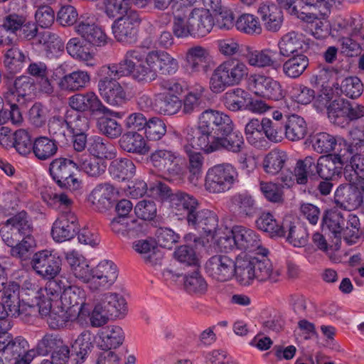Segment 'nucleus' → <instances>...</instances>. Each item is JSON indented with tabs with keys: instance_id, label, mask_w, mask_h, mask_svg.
Listing matches in <instances>:
<instances>
[{
	"instance_id": "obj_31",
	"label": "nucleus",
	"mask_w": 364,
	"mask_h": 364,
	"mask_svg": "<svg viewBox=\"0 0 364 364\" xmlns=\"http://www.w3.org/2000/svg\"><path fill=\"white\" fill-rule=\"evenodd\" d=\"M90 82L89 73L77 70L63 76L58 82V87L63 91L74 92L85 89Z\"/></svg>"
},
{
	"instance_id": "obj_27",
	"label": "nucleus",
	"mask_w": 364,
	"mask_h": 364,
	"mask_svg": "<svg viewBox=\"0 0 364 364\" xmlns=\"http://www.w3.org/2000/svg\"><path fill=\"white\" fill-rule=\"evenodd\" d=\"M264 28L272 33H276L281 28L284 16L282 10L274 4H260L257 9Z\"/></svg>"
},
{
	"instance_id": "obj_7",
	"label": "nucleus",
	"mask_w": 364,
	"mask_h": 364,
	"mask_svg": "<svg viewBox=\"0 0 364 364\" xmlns=\"http://www.w3.org/2000/svg\"><path fill=\"white\" fill-rule=\"evenodd\" d=\"M127 59V77L130 76L136 82L141 84L154 81L157 77L156 69L154 68L149 53L144 54L139 49H130L126 52Z\"/></svg>"
},
{
	"instance_id": "obj_1",
	"label": "nucleus",
	"mask_w": 364,
	"mask_h": 364,
	"mask_svg": "<svg viewBox=\"0 0 364 364\" xmlns=\"http://www.w3.org/2000/svg\"><path fill=\"white\" fill-rule=\"evenodd\" d=\"M232 125V120L229 115L208 109L200 114L197 129L187 125L182 130L181 134L185 136V140L188 144L186 147H195L205 153L215 142V139L230 130Z\"/></svg>"
},
{
	"instance_id": "obj_64",
	"label": "nucleus",
	"mask_w": 364,
	"mask_h": 364,
	"mask_svg": "<svg viewBox=\"0 0 364 364\" xmlns=\"http://www.w3.org/2000/svg\"><path fill=\"white\" fill-rule=\"evenodd\" d=\"M68 309L60 304V301H54L51 311L48 316L47 322L51 328L55 329L63 327L70 319L68 313Z\"/></svg>"
},
{
	"instance_id": "obj_38",
	"label": "nucleus",
	"mask_w": 364,
	"mask_h": 364,
	"mask_svg": "<svg viewBox=\"0 0 364 364\" xmlns=\"http://www.w3.org/2000/svg\"><path fill=\"white\" fill-rule=\"evenodd\" d=\"M235 275L242 285H250L255 278V257L239 256L235 263Z\"/></svg>"
},
{
	"instance_id": "obj_8",
	"label": "nucleus",
	"mask_w": 364,
	"mask_h": 364,
	"mask_svg": "<svg viewBox=\"0 0 364 364\" xmlns=\"http://www.w3.org/2000/svg\"><path fill=\"white\" fill-rule=\"evenodd\" d=\"M77 168L76 161L66 158H58L50 164L49 172L59 187L74 191L81 187V181L75 173Z\"/></svg>"
},
{
	"instance_id": "obj_60",
	"label": "nucleus",
	"mask_w": 364,
	"mask_h": 364,
	"mask_svg": "<svg viewBox=\"0 0 364 364\" xmlns=\"http://www.w3.org/2000/svg\"><path fill=\"white\" fill-rule=\"evenodd\" d=\"M184 289L189 294H204L208 289V284L198 271V266L191 274L183 278Z\"/></svg>"
},
{
	"instance_id": "obj_13",
	"label": "nucleus",
	"mask_w": 364,
	"mask_h": 364,
	"mask_svg": "<svg viewBox=\"0 0 364 364\" xmlns=\"http://www.w3.org/2000/svg\"><path fill=\"white\" fill-rule=\"evenodd\" d=\"M235 260L225 253L216 254L206 262L205 269L208 274L218 282L230 280L235 272Z\"/></svg>"
},
{
	"instance_id": "obj_53",
	"label": "nucleus",
	"mask_w": 364,
	"mask_h": 364,
	"mask_svg": "<svg viewBox=\"0 0 364 364\" xmlns=\"http://www.w3.org/2000/svg\"><path fill=\"white\" fill-rule=\"evenodd\" d=\"M309 64V58L304 54L291 56L282 65L284 75L291 79L299 77L306 70Z\"/></svg>"
},
{
	"instance_id": "obj_62",
	"label": "nucleus",
	"mask_w": 364,
	"mask_h": 364,
	"mask_svg": "<svg viewBox=\"0 0 364 364\" xmlns=\"http://www.w3.org/2000/svg\"><path fill=\"white\" fill-rule=\"evenodd\" d=\"M237 31L249 34L257 35L262 31V26L257 16L251 14H242L235 21Z\"/></svg>"
},
{
	"instance_id": "obj_4",
	"label": "nucleus",
	"mask_w": 364,
	"mask_h": 364,
	"mask_svg": "<svg viewBox=\"0 0 364 364\" xmlns=\"http://www.w3.org/2000/svg\"><path fill=\"white\" fill-rule=\"evenodd\" d=\"M4 97L10 106L11 119L14 124H19L23 119L20 109L25 106L28 96L33 91V81L26 75H21L15 80L6 75L4 77Z\"/></svg>"
},
{
	"instance_id": "obj_47",
	"label": "nucleus",
	"mask_w": 364,
	"mask_h": 364,
	"mask_svg": "<svg viewBox=\"0 0 364 364\" xmlns=\"http://www.w3.org/2000/svg\"><path fill=\"white\" fill-rule=\"evenodd\" d=\"M205 88L199 86L188 92L181 100L183 114L191 115L200 111L205 105Z\"/></svg>"
},
{
	"instance_id": "obj_20",
	"label": "nucleus",
	"mask_w": 364,
	"mask_h": 364,
	"mask_svg": "<svg viewBox=\"0 0 364 364\" xmlns=\"http://www.w3.org/2000/svg\"><path fill=\"white\" fill-rule=\"evenodd\" d=\"M60 304L68 309L80 305L78 316L85 317L90 316L91 308L86 302L85 291L77 286H70L65 288L60 297Z\"/></svg>"
},
{
	"instance_id": "obj_34",
	"label": "nucleus",
	"mask_w": 364,
	"mask_h": 364,
	"mask_svg": "<svg viewBox=\"0 0 364 364\" xmlns=\"http://www.w3.org/2000/svg\"><path fill=\"white\" fill-rule=\"evenodd\" d=\"M181 144L183 150L188 156L189 166L188 170L190 176L188 181L191 183L196 185L198 178L202 173V168L204 161V157L195 147H186L188 145L185 140V136L181 134Z\"/></svg>"
},
{
	"instance_id": "obj_63",
	"label": "nucleus",
	"mask_w": 364,
	"mask_h": 364,
	"mask_svg": "<svg viewBox=\"0 0 364 364\" xmlns=\"http://www.w3.org/2000/svg\"><path fill=\"white\" fill-rule=\"evenodd\" d=\"M6 222L21 237L33 236V228L26 212L21 211L9 218Z\"/></svg>"
},
{
	"instance_id": "obj_55",
	"label": "nucleus",
	"mask_w": 364,
	"mask_h": 364,
	"mask_svg": "<svg viewBox=\"0 0 364 364\" xmlns=\"http://www.w3.org/2000/svg\"><path fill=\"white\" fill-rule=\"evenodd\" d=\"M249 94L241 88L228 90L222 96V102L225 108L232 112L245 109Z\"/></svg>"
},
{
	"instance_id": "obj_30",
	"label": "nucleus",
	"mask_w": 364,
	"mask_h": 364,
	"mask_svg": "<svg viewBox=\"0 0 364 364\" xmlns=\"http://www.w3.org/2000/svg\"><path fill=\"white\" fill-rule=\"evenodd\" d=\"M154 68L162 75H173L179 68L176 58L165 50H151L149 52Z\"/></svg>"
},
{
	"instance_id": "obj_48",
	"label": "nucleus",
	"mask_w": 364,
	"mask_h": 364,
	"mask_svg": "<svg viewBox=\"0 0 364 364\" xmlns=\"http://www.w3.org/2000/svg\"><path fill=\"white\" fill-rule=\"evenodd\" d=\"M66 50L71 57L84 62L86 65L92 67L95 65L93 53L78 38H70L67 43Z\"/></svg>"
},
{
	"instance_id": "obj_39",
	"label": "nucleus",
	"mask_w": 364,
	"mask_h": 364,
	"mask_svg": "<svg viewBox=\"0 0 364 364\" xmlns=\"http://www.w3.org/2000/svg\"><path fill=\"white\" fill-rule=\"evenodd\" d=\"M171 207L176 215H186V220L191 213L198 209V202L193 196L182 191H177L172 195Z\"/></svg>"
},
{
	"instance_id": "obj_10",
	"label": "nucleus",
	"mask_w": 364,
	"mask_h": 364,
	"mask_svg": "<svg viewBox=\"0 0 364 364\" xmlns=\"http://www.w3.org/2000/svg\"><path fill=\"white\" fill-rule=\"evenodd\" d=\"M33 269L46 279H54L61 270V259L53 251L43 250L36 252L31 262Z\"/></svg>"
},
{
	"instance_id": "obj_52",
	"label": "nucleus",
	"mask_w": 364,
	"mask_h": 364,
	"mask_svg": "<svg viewBox=\"0 0 364 364\" xmlns=\"http://www.w3.org/2000/svg\"><path fill=\"white\" fill-rule=\"evenodd\" d=\"M347 113H349V101L337 98L329 104L327 114L333 124L340 127L347 125Z\"/></svg>"
},
{
	"instance_id": "obj_26",
	"label": "nucleus",
	"mask_w": 364,
	"mask_h": 364,
	"mask_svg": "<svg viewBox=\"0 0 364 364\" xmlns=\"http://www.w3.org/2000/svg\"><path fill=\"white\" fill-rule=\"evenodd\" d=\"M279 55L289 58L296 54H302V52L307 48L302 33L291 31L280 38L278 43Z\"/></svg>"
},
{
	"instance_id": "obj_6",
	"label": "nucleus",
	"mask_w": 364,
	"mask_h": 364,
	"mask_svg": "<svg viewBox=\"0 0 364 364\" xmlns=\"http://www.w3.org/2000/svg\"><path fill=\"white\" fill-rule=\"evenodd\" d=\"M238 182L239 173L237 168L230 163H223L208 170L205 178V188L210 193H225Z\"/></svg>"
},
{
	"instance_id": "obj_61",
	"label": "nucleus",
	"mask_w": 364,
	"mask_h": 364,
	"mask_svg": "<svg viewBox=\"0 0 364 364\" xmlns=\"http://www.w3.org/2000/svg\"><path fill=\"white\" fill-rule=\"evenodd\" d=\"M256 226L258 229L269 232L271 237H282L283 222L280 224L269 213H263L257 219Z\"/></svg>"
},
{
	"instance_id": "obj_32",
	"label": "nucleus",
	"mask_w": 364,
	"mask_h": 364,
	"mask_svg": "<svg viewBox=\"0 0 364 364\" xmlns=\"http://www.w3.org/2000/svg\"><path fill=\"white\" fill-rule=\"evenodd\" d=\"M283 232L282 237H286L287 241L294 247H304L308 242L309 233L306 228L299 223L292 222L289 218L284 219Z\"/></svg>"
},
{
	"instance_id": "obj_49",
	"label": "nucleus",
	"mask_w": 364,
	"mask_h": 364,
	"mask_svg": "<svg viewBox=\"0 0 364 364\" xmlns=\"http://www.w3.org/2000/svg\"><path fill=\"white\" fill-rule=\"evenodd\" d=\"M346 213L338 210H326L322 218V225L329 230L334 237L341 240L345 225Z\"/></svg>"
},
{
	"instance_id": "obj_54",
	"label": "nucleus",
	"mask_w": 364,
	"mask_h": 364,
	"mask_svg": "<svg viewBox=\"0 0 364 364\" xmlns=\"http://www.w3.org/2000/svg\"><path fill=\"white\" fill-rule=\"evenodd\" d=\"M349 164L346 165L343 176L346 181L364 183V153L350 156Z\"/></svg>"
},
{
	"instance_id": "obj_35",
	"label": "nucleus",
	"mask_w": 364,
	"mask_h": 364,
	"mask_svg": "<svg viewBox=\"0 0 364 364\" xmlns=\"http://www.w3.org/2000/svg\"><path fill=\"white\" fill-rule=\"evenodd\" d=\"M127 66L129 67L126 53L119 63L102 66L98 73L100 80L97 85L117 82V79H119L122 77H127V73H129Z\"/></svg>"
},
{
	"instance_id": "obj_36",
	"label": "nucleus",
	"mask_w": 364,
	"mask_h": 364,
	"mask_svg": "<svg viewBox=\"0 0 364 364\" xmlns=\"http://www.w3.org/2000/svg\"><path fill=\"white\" fill-rule=\"evenodd\" d=\"M119 144L122 149L129 153L144 155L149 151L144 137L136 132L124 133L119 139Z\"/></svg>"
},
{
	"instance_id": "obj_57",
	"label": "nucleus",
	"mask_w": 364,
	"mask_h": 364,
	"mask_svg": "<svg viewBox=\"0 0 364 364\" xmlns=\"http://www.w3.org/2000/svg\"><path fill=\"white\" fill-rule=\"evenodd\" d=\"M4 66L10 73L7 75L10 77H13V74L21 71L23 68V63L26 61L27 58L23 52L17 47H12L8 49L4 53ZM12 78L14 79V77Z\"/></svg>"
},
{
	"instance_id": "obj_44",
	"label": "nucleus",
	"mask_w": 364,
	"mask_h": 364,
	"mask_svg": "<svg viewBox=\"0 0 364 364\" xmlns=\"http://www.w3.org/2000/svg\"><path fill=\"white\" fill-rule=\"evenodd\" d=\"M37 44L43 46L48 58L58 57L63 51V43L61 38L55 33L49 31L39 32Z\"/></svg>"
},
{
	"instance_id": "obj_15",
	"label": "nucleus",
	"mask_w": 364,
	"mask_h": 364,
	"mask_svg": "<svg viewBox=\"0 0 364 364\" xmlns=\"http://www.w3.org/2000/svg\"><path fill=\"white\" fill-rule=\"evenodd\" d=\"M141 22L139 15L129 11L115 20L112 26V33L119 42L133 43L136 40V28Z\"/></svg>"
},
{
	"instance_id": "obj_17",
	"label": "nucleus",
	"mask_w": 364,
	"mask_h": 364,
	"mask_svg": "<svg viewBox=\"0 0 364 364\" xmlns=\"http://www.w3.org/2000/svg\"><path fill=\"white\" fill-rule=\"evenodd\" d=\"M78 230L77 216L70 211H65L53 223L51 235L55 242H62L73 238Z\"/></svg>"
},
{
	"instance_id": "obj_51",
	"label": "nucleus",
	"mask_w": 364,
	"mask_h": 364,
	"mask_svg": "<svg viewBox=\"0 0 364 364\" xmlns=\"http://www.w3.org/2000/svg\"><path fill=\"white\" fill-rule=\"evenodd\" d=\"M58 150V146L55 139L47 136L36 138L33 142L32 151L35 156L41 161H46L53 157Z\"/></svg>"
},
{
	"instance_id": "obj_46",
	"label": "nucleus",
	"mask_w": 364,
	"mask_h": 364,
	"mask_svg": "<svg viewBox=\"0 0 364 364\" xmlns=\"http://www.w3.org/2000/svg\"><path fill=\"white\" fill-rule=\"evenodd\" d=\"M155 112L163 115L177 114L182 107L181 100L176 96H170L166 93H157L154 95Z\"/></svg>"
},
{
	"instance_id": "obj_40",
	"label": "nucleus",
	"mask_w": 364,
	"mask_h": 364,
	"mask_svg": "<svg viewBox=\"0 0 364 364\" xmlns=\"http://www.w3.org/2000/svg\"><path fill=\"white\" fill-rule=\"evenodd\" d=\"M77 168L91 177H99L103 174L107 168L104 160L87 154L76 156Z\"/></svg>"
},
{
	"instance_id": "obj_24",
	"label": "nucleus",
	"mask_w": 364,
	"mask_h": 364,
	"mask_svg": "<svg viewBox=\"0 0 364 364\" xmlns=\"http://www.w3.org/2000/svg\"><path fill=\"white\" fill-rule=\"evenodd\" d=\"M210 53L207 48L196 46L188 49L185 56L184 68L191 75L206 73Z\"/></svg>"
},
{
	"instance_id": "obj_41",
	"label": "nucleus",
	"mask_w": 364,
	"mask_h": 364,
	"mask_svg": "<svg viewBox=\"0 0 364 364\" xmlns=\"http://www.w3.org/2000/svg\"><path fill=\"white\" fill-rule=\"evenodd\" d=\"M284 126V136L291 141H298L305 138L308 133L307 124L304 119L297 114L287 117Z\"/></svg>"
},
{
	"instance_id": "obj_12",
	"label": "nucleus",
	"mask_w": 364,
	"mask_h": 364,
	"mask_svg": "<svg viewBox=\"0 0 364 364\" xmlns=\"http://www.w3.org/2000/svg\"><path fill=\"white\" fill-rule=\"evenodd\" d=\"M71 111L79 113L88 112L91 114L112 115L114 112L105 107L95 92L88 91L76 93L68 98Z\"/></svg>"
},
{
	"instance_id": "obj_56",
	"label": "nucleus",
	"mask_w": 364,
	"mask_h": 364,
	"mask_svg": "<svg viewBox=\"0 0 364 364\" xmlns=\"http://www.w3.org/2000/svg\"><path fill=\"white\" fill-rule=\"evenodd\" d=\"M288 156L284 151L273 149L264 158L262 166L264 171L272 176L279 173L284 168Z\"/></svg>"
},
{
	"instance_id": "obj_18",
	"label": "nucleus",
	"mask_w": 364,
	"mask_h": 364,
	"mask_svg": "<svg viewBox=\"0 0 364 364\" xmlns=\"http://www.w3.org/2000/svg\"><path fill=\"white\" fill-rule=\"evenodd\" d=\"M245 147L242 134L239 131H234V123L226 133H223L219 137L215 139V142L205 153L210 154L220 151H227L233 154L241 153Z\"/></svg>"
},
{
	"instance_id": "obj_11",
	"label": "nucleus",
	"mask_w": 364,
	"mask_h": 364,
	"mask_svg": "<svg viewBox=\"0 0 364 364\" xmlns=\"http://www.w3.org/2000/svg\"><path fill=\"white\" fill-rule=\"evenodd\" d=\"M181 160L179 154L165 149H157L149 156L151 164L159 171H166L171 179H180L183 175Z\"/></svg>"
},
{
	"instance_id": "obj_5",
	"label": "nucleus",
	"mask_w": 364,
	"mask_h": 364,
	"mask_svg": "<svg viewBox=\"0 0 364 364\" xmlns=\"http://www.w3.org/2000/svg\"><path fill=\"white\" fill-rule=\"evenodd\" d=\"M127 311V302L122 295L107 292L95 299L93 309L90 311V322L92 326L100 327L109 319L123 318Z\"/></svg>"
},
{
	"instance_id": "obj_14",
	"label": "nucleus",
	"mask_w": 364,
	"mask_h": 364,
	"mask_svg": "<svg viewBox=\"0 0 364 364\" xmlns=\"http://www.w3.org/2000/svg\"><path fill=\"white\" fill-rule=\"evenodd\" d=\"M92 279L90 291L98 292L109 289L116 282L118 277L117 266L112 261L102 260L92 268Z\"/></svg>"
},
{
	"instance_id": "obj_28",
	"label": "nucleus",
	"mask_w": 364,
	"mask_h": 364,
	"mask_svg": "<svg viewBox=\"0 0 364 364\" xmlns=\"http://www.w3.org/2000/svg\"><path fill=\"white\" fill-rule=\"evenodd\" d=\"M232 234L235 235V242L238 250L254 252L262 247L259 235L250 228L235 225L232 229Z\"/></svg>"
},
{
	"instance_id": "obj_45",
	"label": "nucleus",
	"mask_w": 364,
	"mask_h": 364,
	"mask_svg": "<svg viewBox=\"0 0 364 364\" xmlns=\"http://www.w3.org/2000/svg\"><path fill=\"white\" fill-rule=\"evenodd\" d=\"M102 349H116L122 345L124 341V333L119 326H107L103 328L100 333Z\"/></svg>"
},
{
	"instance_id": "obj_16",
	"label": "nucleus",
	"mask_w": 364,
	"mask_h": 364,
	"mask_svg": "<svg viewBox=\"0 0 364 364\" xmlns=\"http://www.w3.org/2000/svg\"><path fill=\"white\" fill-rule=\"evenodd\" d=\"M249 87L255 95L265 99L277 101L283 97L281 84L264 75H255L250 78Z\"/></svg>"
},
{
	"instance_id": "obj_22",
	"label": "nucleus",
	"mask_w": 364,
	"mask_h": 364,
	"mask_svg": "<svg viewBox=\"0 0 364 364\" xmlns=\"http://www.w3.org/2000/svg\"><path fill=\"white\" fill-rule=\"evenodd\" d=\"M117 191L109 183H100L90 193L88 200L93 208L105 212L112 208Z\"/></svg>"
},
{
	"instance_id": "obj_19",
	"label": "nucleus",
	"mask_w": 364,
	"mask_h": 364,
	"mask_svg": "<svg viewBox=\"0 0 364 364\" xmlns=\"http://www.w3.org/2000/svg\"><path fill=\"white\" fill-rule=\"evenodd\" d=\"M187 222L203 236H213L218 227L217 215L208 209H196L191 213Z\"/></svg>"
},
{
	"instance_id": "obj_29",
	"label": "nucleus",
	"mask_w": 364,
	"mask_h": 364,
	"mask_svg": "<svg viewBox=\"0 0 364 364\" xmlns=\"http://www.w3.org/2000/svg\"><path fill=\"white\" fill-rule=\"evenodd\" d=\"M66 259L74 277L81 282L87 284L90 290L93 274L92 268L90 267L86 259L78 252L72 251L67 253Z\"/></svg>"
},
{
	"instance_id": "obj_42",
	"label": "nucleus",
	"mask_w": 364,
	"mask_h": 364,
	"mask_svg": "<svg viewBox=\"0 0 364 364\" xmlns=\"http://www.w3.org/2000/svg\"><path fill=\"white\" fill-rule=\"evenodd\" d=\"M235 211L242 217L252 218L259 212L257 202L250 193H239L232 198Z\"/></svg>"
},
{
	"instance_id": "obj_59",
	"label": "nucleus",
	"mask_w": 364,
	"mask_h": 364,
	"mask_svg": "<svg viewBox=\"0 0 364 364\" xmlns=\"http://www.w3.org/2000/svg\"><path fill=\"white\" fill-rule=\"evenodd\" d=\"M316 171V163L314 157L307 156L304 159L299 160L294 168L297 183L306 184L308 181V176H315Z\"/></svg>"
},
{
	"instance_id": "obj_25",
	"label": "nucleus",
	"mask_w": 364,
	"mask_h": 364,
	"mask_svg": "<svg viewBox=\"0 0 364 364\" xmlns=\"http://www.w3.org/2000/svg\"><path fill=\"white\" fill-rule=\"evenodd\" d=\"M312 146L319 154L343 153V146L346 139L341 136H334L327 132H319L312 136Z\"/></svg>"
},
{
	"instance_id": "obj_43",
	"label": "nucleus",
	"mask_w": 364,
	"mask_h": 364,
	"mask_svg": "<svg viewBox=\"0 0 364 364\" xmlns=\"http://www.w3.org/2000/svg\"><path fill=\"white\" fill-rule=\"evenodd\" d=\"M98 91L102 99L112 106H121L127 100L126 92L118 82L97 85Z\"/></svg>"
},
{
	"instance_id": "obj_37",
	"label": "nucleus",
	"mask_w": 364,
	"mask_h": 364,
	"mask_svg": "<svg viewBox=\"0 0 364 364\" xmlns=\"http://www.w3.org/2000/svg\"><path fill=\"white\" fill-rule=\"evenodd\" d=\"M87 151L89 155L102 160H111L117 156L114 145L107 139L99 136H94L90 139L87 143Z\"/></svg>"
},
{
	"instance_id": "obj_33",
	"label": "nucleus",
	"mask_w": 364,
	"mask_h": 364,
	"mask_svg": "<svg viewBox=\"0 0 364 364\" xmlns=\"http://www.w3.org/2000/svg\"><path fill=\"white\" fill-rule=\"evenodd\" d=\"M76 32L93 46H102L107 43V36L103 30L95 23L80 21L75 27Z\"/></svg>"
},
{
	"instance_id": "obj_3",
	"label": "nucleus",
	"mask_w": 364,
	"mask_h": 364,
	"mask_svg": "<svg viewBox=\"0 0 364 364\" xmlns=\"http://www.w3.org/2000/svg\"><path fill=\"white\" fill-rule=\"evenodd\" d=\"M248 75L249 68L241 59L227 58L213 70L209 79L210 90L215 94L221 93L228 87L240 85Z\"/></svg>"
},
{
	"instance_id": "obj_2",
	"label": "nucleus",
	"mask_w": 364,
	"mask_h": 364,
	"mask_svg": "<svg viewBox=\"0 0 364 364\" xmlns=\"http://www.w3.org/2000/svg\"><path fill=\"white\" fill-rule=\"evenodd\" d=\"M213 26L211 14L203 8H192L181 3L173 13V33L178 38L205 36Z\"/></svg>"
},
{
	"instance_id": "obj_9",
	"label": "nucleus",
	"mask_w": 364,
	"mask_h": 364,
	"mask_svg": "<svg viewBox=\"0 0 364 364\" xmlns=\"http://www.w3.org/2000/svg\"><path fill=\"white\" fill-rule=\"evenodd\" d=\"M364 183L357 182L341 184L334 193L336 206L349 211L361 205L364 207Z\"/></svg>"
},
{
	"instance_id": "obj_23",
	"label": "nucleus",
	"mask_w": 364,
	"mask_h": 364,
	"mask_svg": "<svg viewBox=\"0 0 364 364\" xmlns=\"http://www.w3.org/2000/svg\"><path fill=\"white\" fill-rule=\"evenodd\" d=\"M348 161V157L343 153L321 156L316 161V174L322 179H332Z\"/></svg>"
},
{
	"instance_id": "obj_58",
	"label": "nucleus",
	"mask_w": 364,
	"mask_h": 364,
	"mask_svg": "<svg viewBox=\"0 0 364 364\" xmlns=\"http://www.w3.org/2000/svg\"><path fill=\"white\" fill-rule=\"evenodd\" d=\"M109 171L114 178L124 181L134 176L136 166L131 159L121 158L111 163Z\"/></svg>"
},
{
	"instance_id": "obj_50",
	"label": "nucleus",
	"mask_w": 364,
	"mask_h": 364,
	"mask_svg": "<svg viewBox=\"0 0 364 364\" xmlns=\"http://www.w3.org/2000/svg\"><path fill=\"white\" fill-rule=\"evenodd\" d=\"M255 278L259 282H276L280 276L279 270L275 269L271 261L264 255L261 258L255 257Z\"/></svg>"
},
{
	"instance_id": "obj_21",
	"label": "nucleus",
	"mask_w": 364,
	"mask_h": 364,
	"mask_svg": "<svg viewBox=\"0 0 364 364\" xmlns=\"http://www.w3.org/2000/svg\"><path fill=\"white\" fill-rule=\"evenodd\" d=\"M276 56L277 51L270 48L257 50L251 47H247L244 54L247 64L258 69L269 68L277 70L279 67V63Z\"/></svg>"
}]
</instances>
